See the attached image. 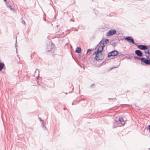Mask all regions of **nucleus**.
<instances>
[{"label": "nucleus", "instance_id": "nucleus-1", "mask_svg": "<svg viewBox=\"0 0 150 150\" xmlns=\"http://www.w3.org/2000/svg\"><path fill=\"white\" fill-rule=\"evenodd\" d=\"M98 47L96 52L101 53L104 47V43L102 42H100L98 45Z\"/></svg>", "mask_w": 150, "mask_h": 150}, {"label": "nucleus", "instance_id": "nucleus-2", "mask_svg": "<svg viewBox=\"0 0 150 150\" xmlns=\"http://www.w3.org/2000/svg\"><path fill=\"white\" fill-rule=\"evenodd\" d=\"M93 54H96L95 59L97 60H100L102 59V54L101 53L95 52Z\"/></svg>", "mask_w": 150, "mask_h": 150}, {"label": "nucleus", "instance_id": "nucleus-3", "mask_svg": "<svg viewBox=\"0 0 150 150\" xmlns=\"http://www.w3.org/2000/svg\"><path fill=\"white\" fill-rule=\"evenodd\" d=\"M118 54V52L116 50H114L109 53L108 54V56L109 57L111 56H117Z\"/></svg>", "mask_w": 150, "mask_h": 150}, {"label": "nucleus", "instance_id": "nucleus-4", "mask_svg": "<svg viewBox=\"0 0 150 150\" xmlns=\"http://www.w3.org/2000/svg\"><path fill=\"white\" fill-rule=\"evenodd\" d=\"M116 31L115 30L112 29L109 30L106 33V35L108 36H111L116 33Z\"/></svg>", "mask_w": 150, "mask_h": 150}, {"label": "nucleus", "instance_id": "nucleus-5", "mask_svg": "<svg viewBox=\"0 0 150 150\" xmlns=\"http://www.w3.org/2000/svg\"><path fill=\"white\" fill-rule=\"evenodd\" d=\"M117 120L119 121L120 123L118 124L119 126H123L125 124V122L122 117H119L118 118H117Z\"/></svg>", "mask_w": 150, "mask_h": 150}, {"label": "nucleus", "instance_id": "nucleus-6", "mask_svg": "<svg viewBox=\"0 0 150 150\" xmlns=\"http://www.w3.org/2000/svg\"><path fill=\"white\" fill-rule=\"evenodd\" d=\"M125 40H127L129 42H131L133 44H134V40L131 37H127L125 38Z\"/></svg>", "mask_w": 150, "mask_h": 150}, {"label": "nucleus", "instance_id": "nucleus-7", "mask_svg": "<svg viewBox=\"0 0 150 150\" xmlns=\"http://www.w3.org/2000/svg\"><path fill=\"white\" fill-rule=\"evenodd\" d=\"M145 55L147 57H149L150 56V49L147 48L144 51Z\"/></svg>", "mask_w": 150, "mask_h": 150}, {"label": "nucleus", "instance_id": "nucleus-8", "mask_svg": "<svg viewBox=\"0 0 150 150\" xmlns=\"http://www.w3.org/2000/svg\"><path fill=\"white\" fill-rule=\"evenodd\" d=\"M141 61L146 64L150 65V60L146 59L144 58H142L140 59Z\"/></svg>", "mask_w": 150, "mask_h": 150}, {"label": "nucleus", "instance_id": "nucleus-9", "mask_svg": "<svg viewBox=\"0 0 150 150\" xmlns=\"http://www.w3.org/2000/svg\"><path fill=\"white\" fill-rule=\"evenodd\" d=\"M119 123V120H117V117H116L115 120V122H114V126L115 127H120L118 124Z\"/></svg>", "mask_w": 150, "mask_h": 150}, {"label": "nucleus", "instance_id": "nucleus-10", "mask_svg": "<svg viewBox=\"0 0 150 150\" xmlns=\"http://www.w3.org/2000/svg\"><path fill=\"white\" fill-rule=\"evenodd\" d=\"M135 54L139 57H141L142 55V52L139 50H137L135 51Z\"/></svg>", "mask_w": 150, "mask_h": 150}, {"label": "nucleus", "instance_id": "nucleus-11", "mask_svg": "<svg viewBox=\"0 0 150 150\" xmlns=\"http://www.w3.org/2000/svg\"><path fill=\"white\" fill-rule=\"evenodd\" d=\"M137 47L139 49L141 50H145L147 48V47L144 45H138Z\"/></svg>", "mask_w": 150, "mask_h": 150}, {"label": "nucleus", "instance_id": "nucleus-12", "mask_svg": "<svg viewBox=\"0 0 150 150\" xmlns=\"http://www.w3.org/2000/svg\"><path fill=\"white\" fill-rule=\"evenodd\" d=\"M81 49L80 47H77L75 51L76 52L78 53H80L81 52Z\"/></svg>", "mask_w": 150, "mask_h": 150}, {"label": "nucleus", "instance_id": "nucleus-13", "mask_svg": "<svg viewBox=\"0 0 150 150\" xmlns=\"http://www.w3.org/2000/svg\"><path fill=\"white\" fill-rule=\"evenodd\" d=\"M4 63H0V71H1L4 68Z\"/></svg>", "mask_w": 150, "mask_h": 150}, {"label": "nucleus", "instance_id": "nucleus-14", "mask_svg": "<svg viewBox=\"0 0 150 150\" xmlns=\"http://www.w3.org/2000/svg\"><path fill=\"white\" fill-rule=\"evenodd\" d=\"M109 42V40L108 39H106L105 40V43L106 44H107Z\"/></svg>", "mask_w": 150, "mask_h": 150}, {"label": "nucleus", "instance_id": "nucleus-15", "mask_svg": "<svg viewBox=\"0 0 150 150\" xmlns=\"http://www.w3.org/2000/svg\"><path fill=\"white\" fill-rule=\"evenodd\" d=\"M91 49H88L87 50V53H88L89 52H91Z\"/></svg>", "mask_w": 150, "mask_h": 150}, {"label": "nucleus", "instance_id": "nucleus-16", "mask_svg": "<svg viewBox=\"0 0 150 150\" xmlns=\"http://www.w3.org/2000/svg\"><path fill=\"white\" fill-rule=\"evenodd\" d=\"M149 128V132H150V125L148 126Z\"/></svg>", "mask_w": 150, "mask_h": 150}, {"label": "nucleus", "instance_id": "nucleus-17", "mask_svg": "<svg viewBox=\"0 0 150 150\" xmlns=\"http://www.w3.org/2000/svg\"><path fill=\"white\" fill-rule=\"evenodd\" d=\"M4 1H6V0H4Z\"/></svg>", "mask_w": 150, "mask_h": 150}]
</instances>
